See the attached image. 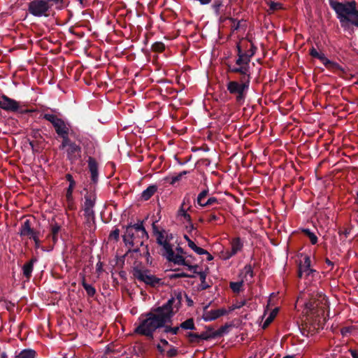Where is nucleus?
<instances>
[{
  "label": "nucleus",
  "instance_id": "obj_49",
  "mask_svg": "<svg viewBox=\"0 0 358 358\" xmlns=\"http://www.w3.org/2000/svg\"><path fill=\"white\" fill-rule=\"evenodd\" d=\"M220 220V217L215 214H210L208 218V222H215Z\"/></svg>",
  "mask_w": 358,
  "mask_h": 358
},
{
  "label": "nucleus",
  "instance_id": "obj_48",
  "mask_svg": "<svg viewBox=\"0 0 358 358\" xmlns=\"http://www.w3.org/2000/svg\"><path fill=\"white\" fill-rule=\"evenodd\" d=\"M40 234H37L36 236H34L32 240L34 241L35 243V248L36 249L39 248L41 247V241L39 239Z\"/></svg>",
  "mask_w": 358,
  "mask_h": 358
},
{
  "label": "nucleus",
  "instance_id": "obj_10",
  "mask_svg": "<svg viewBox=\"0 0 358 358\" xmlns=\"http://www.w3.org/2000/svg\"><path fill=\"white\" fill-rule=\"evenodd\" d=\"M328 308V301L325 296H320V299L306 304V314L315 315L317 317L324 316Z\"/></svg>",
  "mask_w": 358,
  "mask_h": 358
},
{
  "label": "nucleus",
  "instance_id": "obj_63",
  "mask_svg": "<svg viewBox=\"0 0 358 358\" xmlns=\"http://www.w3.org/2000/svg\"><path fill=\"white\" fill-rule=\"evenodd\" d=\"M326 262H327V264H328L329 265H332L331 262L330 260H329V259H327V260H326Z\"/></svg>",
  "mask_w": 358,
  "mask_h": 358
},
{
  "label": "nucleus",
  "instance_id": "obj_25",
  "mask_svg": "<svg viewBox=\"0 0 358 358\" xmlns=\"http://www.w3.org/2000/svg\"><path fill=\"white\" fill-rule=\"evenodd\" d=\"M82 285L83 287H84V289H85L87 294L90 296H93L95 294H96V289L95 288L90 285V284H87L85 281V277L83 276V280H82Z\"/></svg>",
  "mask_w": 358,
  "mask_h": 358
},
{
  "label": "nucleus",
  "instance_id": "obj_12",
  "mask_svg": "<svg viewBox=\"0 0 358 358\" xmlns=\"http://www.w3.org/2000/svg\"><path fill=\"white\" fill-rule=\"evenodd\" d=\"M43 118L52 123L58 136L69 134V124L56 115L45 113Z\"/></svg>",
  "mask_w": 358,
  "mask_h": 358
},
{
  "label": "nucleus",
  "instance_id": "obj_32",
  "mask_svg": "<svg viewBox=\"0 0 358 358\" xmlns=\"http://www.w3.org/2000/svg\"><path fill=\"white\" fill-rule=\"evenodd\" d=\"M69 134H66L64 135L59 136L62 138V142L60 145V149H64V148H67L68 146H69L70 145L73 143L69 139Z\"/></svg>",
  "mask_w": 358,
  "mask_h": 358
},
{
  "label": "nucleus",
  "instance_id": "obj_60",
  "mask_svg": "<svg viewBox=\"0 0 358 358\" xmlns=\"http://www.w3.org/2000/svg\"><path fill=\"white\" fill-rule=\"evenodd\" d=\"M101 263H100V264H99V263H98V264H96V268H97V270H101Z\"/></svg>",
  "mask_w": 358,
  "mask_h": 358
},
{
  "label": "nucleus",
  "instance_id": "obj_18",
  "mask_svg": "<svg viewBox=\"0 0 358 358\" xmlns=\"http://www.w3.org/2000/svg\"><path fill=\"white\" fill-rule=\"evenodd\" d=\"M66 152L68 158L71 161H73L80 157L81 148L79 145L73 143L66 148Z\"/></svg>",
  "mask_w": 358,
  "mask_h": 358
},
{
  "label": "nucleus",
  "instance_id": "obj_2",
  "mask_svg": "<svg viewBox=\"0 0 358 358\" xmlns=\"http://www.w3.org/2000/svg\"><path fill=\"white\" fill-rule=\"evenodd\" d=\"M329 3L345 31L350 33L353 31L351 24L358 27V10L355 1L342 3L336 0H329Z\"/></svg>",
  "mask_w": 358,
  "mask_h": 358
},
{
  "label": "nucleus",
  "instance_id": "obj_13",
  "mask_svg": "<svg viewBox=\"0 0 358 358\" xmlns=\"http://www.w3.org/2000/svg\"><path fill=\"white\" fill-rule=\"evenodd\" d=\"M19 234L21 237H27L29 239H32L37 234H40V232L35 230L31 227V221L29 219H27L20 227Z\"/></svg>",
  "mask_w": 358,
  "mask_h": 358
},
{
  "label": "nucleus",
  "instance_id": "obj_39",
  "mask_svg": "<svg viewBox=\"0 0 358 358\" xmlns=\"http://www.w3.org/2000/svg\"><path fill=\"white\" fill-rule=\"evenodd\" d=\"M278 310V308H275L271 313L270 315L266 318V320L264 322V327L268 326L273 321V320L277 315Z\"/></svg>",
  "mask_w": 358,
  "mask_h": 358
},
{
  "label": "nucleus",
  "instance_id": "obj_64",
  "mask_svg": "<svg viewBox=\"0 0 358 358\" xmlns=\"http://www.w3.org/2000/svg\"><path fill=\"white\" fill-rule=\"evenodd\" d=\"M283 358H292V357H291V356H287V357H283Z\"/></svg>",
  "mask_w": 358,
  "mask_h": 358
},
{
  "label": "nucleus",
  "instance_id": "obj_35",
  "mask_svg": "<svg viewBox=\"0 0 358 358\" xmlns=\"http://www.w3.org/2000/svg\"><path fill=\"white\" fill-rule=\"evenodd\" d=\"M303 233L309 238L312 244H316L317 242V237L315 236L314 233L310 231V229H303Z\"/></svg>",
  "mask_w": 358,
  "mask_h": 358
},
{
  "label": "nucleus",
  "instance_id": "obj_56",
  "mask_svg": "<svg viewBox=\"0 0 358 358\" xmlns=\"http://www.w3.org/2000/svg\"><path fill=\"white\" fill-rule=\"evenodd\" d=\"M204 255H207V261H211L213 259V257L207 251V253H205Z\"/></svg>",
  "mask_w": 358,
  "mask_h": 358
},
{
  "label": "nucleus",
  "instance_id": "obj_26",
  "mask_svg": "<svg viewBox=\"0 0 358 358\" xmlns=\"http://www.w3.org/2000/svg\"><path fill=\"white\" fill-rule=\"evenodd\" d=\"M182 329L185 330H193L195 329V324L194 320L192 318H189L186 320L185 322H182L179 327Z\"/></svg>",
  "mask_w": 358,
  "mask_h": 358
},
{
  "label": "nucleus",
  "instance_id": "obj_23",
  "mask_svg": "<svg viewBox=\"0 0 358 358\" xmlns=\"http://www.w3.org/2000/svg\"><path fill=\"white\" fill-rule=\"evenodd\" d=\"M219 318L217 309L206 311L203 315V319L206 322H210Z\"/></svg>",
  "mask_w": 358,
  "mask_h": 358
},
{
  "label": "nucleus",
  "instance_id": "obj_17",
  "mask_svg": "<svg viewBox=\"0 0 358 358\" xmlns=\"http://www.w3.org/2000/svg\"><path fill=\"white\" fill-rule=\"evenodd\" d=\"M243 244L240 238H234L231 241V250L223 252V257L225 259H229L243 248Z\"/></svg>",
  "mask_w": 358,
  "mask_h": 358
},
{
  "label": "nucleus",
  "instance_id": "obj_36",
  "mask_svg": "<svg viewBox=\"0 0 358 358\" xmlns=\"http://www.w3.org/2000/svg\"><path fill=\"white\" fill-rule=\"evenodd\" d=\"M66 208L69 210H73L76 209V205L73 196L66 197Z\"/></svg>",
  "mask_w": 358,
  "mask_h": 358
},
{
  "label": "nucleus",
  "instance_id": "obj_55",
  "mask_svg": "<svg viewBox=\"0 0 358 358\" xmlns=\"http://www.w3.org/2000/svg\"><path fill=\"white\" fill-rule=\"evenodd\" d=\"M201 5H206L211 2L212 0H198Z\"/></svg>",
  "mask_w": 358,
  "mask_h": 358
},
{
  "label": "nucleus",
  "instance_id": "obj_11",
  "mask_svg": "<svg viewBox=\"0 0 358 358\" xmlns=\"http://www.w3.org/2000/svg\"><path fill=\"white\" fill-rule=\"evenodd\" d=\"M0 108L8 112H18L21 114L32 112L31 110L22 108L18 101L4 94H0Z\"/></svg>",
  "mask_w": 358,
  "mask_h": 358
},
{
  "label": "nucleus",
  "instance_id": "obj_62",
  "mask_svg": "<svg viewBox=\"0 0 358 358\" xmlns=\"http://www.w3.org/2000/svg\"><path fill=\"white\" fill-rule=\"evenodd\" d=\"M184 238H185V239L187 241V243H188V240H191V239L189 238V236H187V235H185V236H184Z\"/></svg>",
  "mask_w": 358,
  "mask_h": 358
},
{
  "label": "nucleus",
  "instance_id": "obj_57",
  "mask_svg": "<svg viewBox=\"0 0 358 358\" xmlns=\"http://www.w3.org/2000/svg\"><path fill=\"white\" fill-rule=\"evenodd\" d=\"M161 343L163 345V346H166L169 345V343L165 339H161L160 340Z\"/></svg>",
  "mask_w": 358,
  "mask_h": 358
},
{
  "label": "nucleus",
  "instance_id": "obj_34",
  "mask_svg": "<svg viewBox=\"0 0 358 358\" xmlns=\"http://www.w3.org/2000/svg\"><path fill=\"white\" fill-rule=\"evenodd\" d=\"M187 336L189 339V341L192 343H198L200 342V337L199 334L188 332L187 334Z\"/></svg>",
  "mask_w": 358,
  "mask_h": 358
},
{
  "label": "nucleus",
  "instance_id": "obj_24",
  "mask_svg": "<svg viewBox=\"0 0 358 358\" xmlns=\"http://www.w3.org/2000/svg\"><path fill=\"white\" fill-rule=\"evenodd\" d=\"M220 335V333L218 331H215L213 333H210L208 331H204L199 334L200 341H208L209 339L214 338Z\"/></svg>",
  "mask_w": 358,
  "mask_h": 358
},
{
  "label": "nucleus",
  "instance_id": "obj_28",
  "mask_svg": "<svg viewBox=\"0 0 358 358\" xmlns=\"http://www.w3.org/2000/svg\"><path fill=\"white\" fill-rule=\"evenodd\" d=\"M188 246L198 255L207 253V250L198 247L192 240H188Z\"/></svg>",
  "mask_w": 358,
  "mask_h": 358
},
{
  "label": "nucleus",
  "instance_id": "obj_15",
  "mask_svg": "<svg viewBox=\"0 0 358 358\" xmlns=\"http://www.w3.org/2000/svg\"><path fill=\"white\" fill-rule=\"evenodd\" d=\"M191 208V204L189 198H185L177 212V217L182 222H187L191 220V216L187 213Z\"/></svg>",
  "mask_w": 358,
  "mask_h": 358
},
{
  "label": "nucleus",
  "instance_id": "obj_41",
  "mask_svg": "<svg viewBox=\"0 0 358 358\" xmlns=\"http://www.w3.org/2000/svg\"><path fill=\"white\" fill-rule=\"evenodd\" d=\"M152 49L157 52H162L165 49V45L162 42H156L153 44Z\"/></svg>",
  "mask_w": 358,
  "mask_h": 358
},
{
  "label": "nucleus",
  "instance_id": "obj_5",
  "mask_svg": "<svg viewBox=\"0 0 358 358\" xmlns=\"http://www.w3.org/2000/svg\"><path fill=\"white\" fill-rule=\"evenodd\" d=\"M242 76L240 81L231 80L227 83V89L230 94L234 95L238 103H243L246 98L250 83V71L248 69V74Z\"/></svg>",
  "mask_w": 358,
  "mask_h": 358
},
{
  "label": "nucleus",
  "instance_id": "obj_50",
  "mask_svg": "<svg viewBox=\"0 0 358 358\" xmlns=\"http://www.w3.org/2000/svg\"><path fill=\"white\" fill-rule=\"evenodd\" d=\"M75 187L69 186L67 188L66 193V197H70L73 196V192Z\"/></svg>",
  "mask_w": 358,
  "mask_h": 358
},
{
  "label": "nucleus",
  "instance_id": "obj_3",
  "mask_svg": "<svg viewBox=\"0 0 358 358\" xmlns=\"http://www.w3.org/2000/svg\"><path fill=\"white\" fill-rule=\"evenodd\" d=\"M238 58L235 65L230 67V71L240 74H248L251 58L257 51V47L248 38H241L236 45Z\"/></svg>",
  "mask_w": 358,
  "mask_h": 358
},
{
  "label": "nucleus",
  "instance_id": "obj_46",
  "mask_svg": "<svg viewBox=\"0 0 358 358\" xmlns=\"http://www.w3.org/2000/svg\"><path fill=\"white\" fill-rule=\"evenodd\" d=\"M244 272L245 273V277L249 275L250 278H252L253 271H252V267L250 266H245L244 267Z\"/></svg>",
  "mask_w": 358,
  "mask_h": 358
},
{
  "label": "nucleus",
  "instance_id": "obj_6",
  "mask_svg": "<svg viewBox=\"0 0 358 358\" xmlns=\"http://www.w3.org/2000/svg\"><path fill=\"white\" fill-rule=\"evenodd\" d=\"M173 239L172 234H164L163 233H159L157 241V243L163 247L164 254L163 255L171 262L174 264H182L183 259L180 255H175V252L173 250V245L171 243V241Z\"/></svg>",
  "mask_w": 358,
  "mask_h": 358
},
{
  "label": "nucleus",
  "instance_id": "obj_27",
  "mask_svg": "<svg viewBox=\"0 0 358 358\" xmlns=\"http://www.w3.org/2000/svg\"><path fill=\"white\" fill-rule=\"evenodd\" d=\"M61 229L60 226L57 223L52 224L50 227L51 236L54 243L57 241V235Z\"/></svg>",
  "mask_w": 358,
  "mask_h": 358
},
{
  "label": "nucleus",
  "instance_id": "obj_20",
  "mask_svg": "<svg viewBox=\"0 0 358 358\" xmlns=\"http://www.w3.org/2000/svg\"><path fill=\"white\" fill-rule=\"evenodd\" d=\"M88 166L92 176V180L94 182L97 180L98 178V166L96 161L93 157H89L88 159Z\"/></svg>",
  "mask_w": 358,
  "mask_h": 358
},
{
  "label": "nucleus",
  "instance_id": "obj_31",
  "mask_svg": "<svg viewBox=\"0 0 358 358\" xmlns=\"http://www.w3.org/2000/svg\"><path fill=\"white\" fill-rule=\"evenodd\" d=\"M310 55L315 58L319 59L322 63L326 59L324 54L319 52L315 48H312L310 50Z\"/></svg>",
  "mask_w": 358,
  "mask_h": 358
},
{
  "label": "nucleus",
  "instance_id": "obj_54",
  "mask_svg": "<svg viewBox=\"0 0 358 358\" xmlns=\"http://www.w3.org/2000/svg\"><path fill=\"white\" fill-rule=\"evenodd\" d=\"M176 354V350L174 349L170 350L167 352V355L169 357L174 356Z\"/></svg>",
  "mask_w": 358,
  "mask_h": 358
},
{
  "label": "nucleus",
  "instance_id": "obj_16",
  "mask_svg": "<svg viewBox=\"0 0 358 358\" xmlns=\"http://www.w3.org/2000/svg\"><path fill=\"white\" fill-rule=\"evenodd\" d=\"M208 195V190H203L200 192L197 196V203L201 207L210 206L215 204H219V201L217 198L214 196H210L207 198Z\"/></svg>",
  "mask_w": 358,
  "mask_h": 358
},
{
  "label": "nucleus",
  "instance_id": "obj_59",
  "mask_svg": "<svg viewBox=\"0 0 358 358\" xmlns=\"http://www.w3.org/2000/svg\"><path fill=\"white\" fill-rule=\"evenodd\" d=\"M200 277L202 280L206 279V275L203 273H200Z\"/></svg>",
  "mask_w": 358,
  "mask_h": 358
},
{
  "label": "nucleus",
  "instance_id": "obj_19",
  "mask_svg": "<svg viewBox=\"0 0 358 358\" xmlns=\"http://www.w3.org/2000/svg\"><path fill=\"white\" fill-rule=\"evenodd\" d=\"M176 252H177V253H175V255H180V256H181L182 259H183V263L177 264L178 265L187 266L189 270L197 268V266H192L190 264L191 262L188 259V257H190L191 256L187 255L186 252L183 250V249L182 248L178 247L176 248Z\"/></svg>",
  "mask_w": 358,
  "mask_h": 358
},
{
  "label": "nucleus",
  "instance_id": "obj_61",
  "mask_svg": "<svg viewBox=\"0 0 358 358\" xmlns=\"http://www.w3.org/2000/svg\"><path fill=\"white\" fill-rule=\"evenodd\" d=\"M78 1H79V3H80V5H81L83 7H84V6H85V5H84V1H85V0H78Z\"/></svg>",
  "mask_w": 358,
  "mask_h": 358
},
{
  "label": "nucleus",
  "instance_id": "obj_43",
  "mask_svg": "<svg viewBox=\"0 0 358 358\" xmlns=\"http://www.w3.org/2000/svg\"><path fill=\"white\" fill-rule=\"evenodd\" d=\"M48 3L56 5L57 9H62L63 8V0H46Z\"/></svg>",
  "mask_w": 358,
  "mask_h": 358
},
{
  "label": "nucleus",
  "instance_id": "obj_37",
  "mask_svg": "<svg viewBox=\"0 0 358 358\" xmlns=\"http://www.w3.org/2000/svg\"><path fill=\"white\" fill-rule=\"evenodd\" d=\"M246 304L245 300L237 301L234 303L231 306H230V310L234 311L236 309H239L243 307Z\"/></svg>",
  "mask_w": 358,
  "mask_h": 358
},
{
  "label": "nucleus",
  "instance_id": "obj_1",
  "mask_svg": "<svg viewBox=\"0 0 358 358\" xmlns=\"http://www.w3.org/2000/svg\"><path fill=\"white\" fill-rule=\"evenodd\" d=\"M174 298L167 301L162 306L154 309L139 318V324L136 327L135 332L138 334L152 337L156 329L163 327L171 321L173 312L172 308Z\"/></svg>",
  "mask_w": 358,
  "mask_h": 358
},
{
  "label": "nucleus",
  "instance_id": "obj_51",
  "mask_svg": "<svg viewBox=\"0 0 358 358\" xmlns=\"http://www.w3.org/2000/svg\"><path fill=\"white\" fill-rule=\"evenodd\" d=\"M187 225H186V229L187 230L188 232H191L194 229V224L192 222V220H190L189 222H187Z\"/></svg>",
  "mask_w": 358,
  "mask_h": 358
},
{
  "label": "nucleus",
  "instance_id": "obj_38",
  "mask_svg": "<svg viewBox=\"0 0 358 358\" xmlns=\"http://www.w3.org/2000/svg\"><path fill=\"white\" fill-rule=\"evenodd\" d=\"M269 6V10L271 11L278 10L282 8V6L279 2L269 1L267 3Z\"/></svg>",
  "mask_w": 358,
  "mask_h": 358
},
{
  "label": "nucleus",
  "instance_id": "obj_9",
  "mask_svg": "<svg viewBox=\"0 0 358 358\" xmlns=\"http://www.w3.org/2000/svg\"><path fill=\"white\" fill-rule=\"evenodd\" d=\"M133 274L136 279L151 287H159L162 284V279L157 278L146 269L135 268Z\"/></svg>",
  "mask_w": 358,
  "mask_h": 358
},
{
  "label": "nucleus",
  "instance_id": "obj_52",
  "mask_svg": "<svg viewBox=\"0 0 358 358\" xmlns=\"http://www.w3.org/2000/svg\"><path fill=\"white\" fill-rule=\"evenodd\" d=\"M110 236L111 238H113L114 239L117 240L119 237V230L118 229H115L114 231H113L110 234Z\"/></svg>",
  "mask_w": 358,
  "mask_h": 358
},
{
  "label": "nucleus",
  "instance_id": "obj_4",
  "mask_svg": "<svg viewBox=\"0 0 358 358\" xmlns=\"http://www.w3.org/2000/svg\"><path fill=\"white\" fill-rule=\"evenodd\" d=\"M148 238V235L142 223H137L129 225L123 236L126 245H130L134 251L138 252L140 247L143 246L144 242Z\"/></svg>",
  "mask_w": 358,
  "mask_h": 358
},
{
  "label": "nucleus",
  "instance_id": "obj_45",
  "mask_svg": "<svg viewBox=\"0 0 358 358\" xmlns=\"http://www.w3.org/2000/svg\"><path fill=\"white\" fill-rule=\"evenodd\" d=\"M187 173L186 171H183V172H181L178 175H177L176 176H174V177H172L171 178V184H174L176 182L180 180L181 179V178L185 175Z\"/></svg>",
  "mask_w": 358,
  "mask_h": 358
},
{
  "label": "nucleus",
  "instance_id": "obj_22",
  "mask_svg": "<svg viewBox=\"0 0 358 358\" xmlns=\"http://www.w3.org/2000/svg\"><path fill=\"white\" fill-rule=\"evenodd\" d=\"M157 187L156 185H150L146 189H145L142 194L141 197L145 201L148 200L152 196L157 192Z\"/></svg>",
  "mask_w": 358,
  "mask_h": 358
},
{
  "label": "nucleus",
  "instance_id": "obj_44",
  "mask_svg": "<svg viewBox=\"0 0 358 358\" xmlns=\"http://www.w3.org/2000/svg\"><path fill=\"white\" fill-rule=\"evenodd\" d=\"M217 310L219 317L221 316H223V315H228L230 313H231V310H230V307H229L228 309L222 308L217 309Z\"/></svg>",
  "mask_w": 358,
  "mask_h": 358
},
{
  "label": "nucleus",
  "instance_id": "obj_21",
  "mask_svg": "<svg viewBox=\"0 0 358 358\" xmlns=\"http://www.w3.org/2000/svg\"><path fill=\"white\" fill-rule=\"evenodd\" d=\"M37 262L36 258H32L29 262L24 264L22 266L23 275L27 278L29 279L31 276V273L34 268V264Z\"/></svg>",
  "mask_w": 358,
  "mask_h": 358
},
{
  "label": "nucleus",
  "instance_id": "obj_29",
  "mask_svg": "<svg viewBox=\"0 0 358 358\" xmlns=\"http://www.w3.org/2000/svg\"><path fill=\"white\" fill-rule=\"evenodd\" d=\"M36 352L33 350L25 349L22 350L19 355V358H34Z\"/></svg>",
  "mask_w": 358,
  "mask_h": 358
},
{
  "label": "nucleus",
  "instance_id": "obj_30",
  "mask_svg": "<svg viewBox=\"0 0 358 358\" xmlns=\"http://www.w3.org/2000/svg\"><path fill=\"white\" fill-rule=\"evenodd\" d=\"M322 64L325 66L326 68L330 70H338L341 69L338 63L332 62L327 57Z\"/></svg>",
  "mask_w": 358,
  "mask_h": 358
},
{
  "label": "nucleus",
  "instance_id": "obj_53",
  "mask_svg": "<svg viewBox=\"0 0 358 358\" xmlns=\"http://www.w3.org/2000/svg\"><path fill=\"white\" fill-rule=\"evenodd\" d=\"M350 352L352 358H358V351L355 350H350Z\"/></svg>",
  "mask_w": 358,
  "mask_h": 358
},
{
  "label": "nucleus",
  "instance_id": "obj_58",
  "mask_svg": "<svg viewBox=\"0 0 358 358\" xmlns=\"http://www.w3.org/2000/svg\"><path fill=\"white\" fill-rule=\"evenodd\" d=\"M157 349L161 353H163L164 352L163 346H162L160 344L157 345Z\"/></svg>",
  "mask_w": 358,
  "mask_h": 358
},
{
  "label": "nucleus",
  "instance_id": "obj_42",
  "mask_svg": "<svg viewBox=\"0 0 358 358\" xmlns=\"http://www.w3.org/2000/svg\"><path fill=\"white\" fill-rule=\"evenodd\" d=\"M222 6V1L221 0H215L212 7L217 15L220 14V9Z\"/></svg>",
  "mask_w": 358,
  "mask_h": 358
},
{
  "label": "nucleus",
  "instance_id": "obj_7",
  "mask_svg": "<svg viewBox=\"0 0 358 358\" xmlns=\"http://www.w3.org/2000/svg\"><path fill=\"white\" fill-rule=\"evenodd\" d=\"M96 203L94 194H86L84 197L83 210L84 211L85 224L90 231L95 229V215L93 210Z\"/></svg>",
  "mask_w": 358,
  "mask_h": 358
},
{
  "label": "nucleus",
  "instance_id": "obj_33",
  "mask_svg": "<svg viewBox=\"0 0 358 358\" xmlns=\"http://www.w3.org/2000/svg\"><path fill=\"white\" fill-rule=\"evenodd\" d=\"M243 285V281L231 282H230V288L235 293L240 292Z\"/></svg>",
  "mask_w": 358,
  "mask_h": 358
},
{
  "label": "nucleus",
  "instance_id": "obj_14",
  "mask_svg": "<svg viewBox=\"0 0 358 358\" xmlns=\"http://www.w3.org/2000/svg\"><path fill=\"white\" fill-rule=\"evenodd\" d=\"M303 261L299 264V276L302 278L303 275L308 276L316 271L311 268V261L310 257L308 255H302Z\"/></svg>",
  "mask_w": 358,
  "mask_h": 358
},
{
  "label": "nucleus",
  "instance_id": "obj_47",
  "mask_svg": "<svg viewBox=\"0 0 358 358\" xmlns=\"http://www.w3.org/2000/svg\"><path fill=\"white\" fill-rule=\"evenodd\" d=\"M66 178L69 182V186H73V187L76 186V182L73 180V176L71 174H69V173L66 174Z\"/></svg>",
  "mask_w": 358,
  "mask_h": 358
},
{
  "label": "nucleus",
  "instance_id": "obj_8",
  "mask_svg": "<svg viewBox=\"0 0 358 358\" xmlns=\"http://www.w3.org/2000/svg\"><path fill=\"white\" fill-rule=\"evenodd\" d=\"M52 6V4L48 3L46 0H34L29 3L28 10L35 17H48Z\"/></svg>",
  "mask_w": 358,
  "mask_h": 358
},
{
  "label": "nucleus",
  "instance_id": "obj_40",
  "mask_svg": "<svg viewBox=\"0 0 358 358\" xmlns=\"http://www.w3.org/2000/svg\"><path fill=\"white\" fill-rule=\"evenodd\" d=\"M163 327H164V331L166 333H171L173 335H176L180 329L179 327H171L169 326H166L165 324Z\"/></svg>",
  "mask_w": 358,
  "mask_h": 358
}]
</instances>
